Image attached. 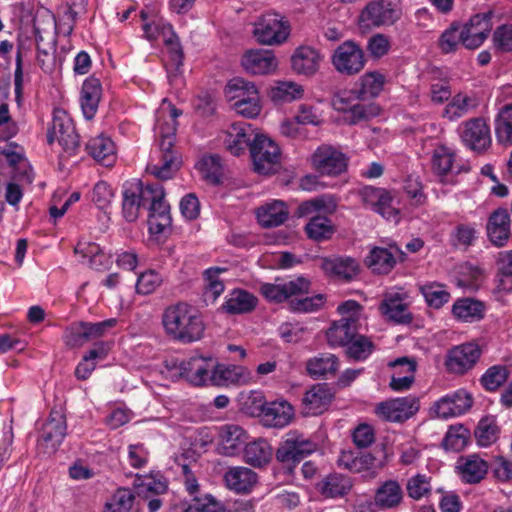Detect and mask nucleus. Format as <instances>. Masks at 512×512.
Returning <instances> with one entry per match:
<instances>
[{
	"instance_id": "52",
	"label": "nucleus",
	"mask_w": 512,
	"mask_h": 512,
	"mask_svg": "<svg viewBox=\"0 0 512 512\" xmlns=\"http://www.w3.org/2000/svg\"><path fill=\"white\" fill-rule=\"evenodd\" d=\"M419 290L425 298L426 303L435 309L441 308L450 300V293L444 285L437 282H430L419 286Z\"/></svg>"
},
{
	"instance_id": "5",
	"label": "nucleus",
	"mask_w": 512,
	"mask_h": 512,
	"mask_svg": "<svg viewBox=\"0 0 512 512\" xmlns=\"http://www.w3.org/2000/svg\"><path fill=\"white\" fill-rule=\"evenodd\" d=\"M316 444L303 434L293 431L286 435L275 452L277 461L292 470L305 457L316 450Z\"/></svg>"
},
{
	"instance_id": "26",
	"label": "nucleus",
	"mask_w": 512,
	"mask_h": 512,
	"mask_svg": "<svg viewBox=\"0 0 512 512\" xmlns=\"http://www.w3.org/2000/svg\"><path fill=\"white\" fill-rule=\"evenodd\" d=\"M224 481L229 490L245 494L250 492L257 483V474L247 467H230L224 474Z\"/></svg>"
},
{
	"instance_id": "16",
	"label": "nucleus",
	"mask_w": 512,
	"mask_h": 512,
	"mask_svg": "<svg viewBox=\"0 0 512 512\" xmlns=\"http://www.w3.org/2000/svg\"><path fill=\"white\" fill-rule=\"evenodd\" d=\"M460 136L463 143L474 151H483L491 143L490 128L482 118L464 122Z\"/></svg>"
},
{
	"instance_id": "53",
	"label": "nucleus",
	"mask_w": 512,
	"mask_h": 512,
	"mask_svg": "<svg viewBox=\"0 0 512 512\" xmlns=\"http://www.w3.org/2000/svg\"><path fill=\"white\" fill-rule=\"evenodd\" d=\"M438 45L440 50L445 54L456 52L460 45L464 46L461 24L459 22L451 23L441 34Z\"/></svg>"
},
{
	"instance_id": "31",
	"label": "nucleus",
	"mask_w": 512,
	"mask_h": 512,
	"mask_svg": "<svg viewBox=\"0 0 512 512\" xmlns=\"http://www.w3.org/2000/svg\"><path fill=\"white\" fill-rule=\"evenodd\" d=\"M33 29L37 44L43 43L46 39L50 44L55 43L57 21L50 10L40 9L36 12Z\"/></svg>"
},
{
	"instance_id": "34",
	"label": "nucleus",
	"mask_w": 512,
	"mask_h": 512,
	"mask_svg": "<svg viewBox=\"0 0 512 512\" xmlns=\"http://www.w3.org/2000/svg\"><path fill=\"white\" fill-rule=\"evenodd\" d=\"M257 302V297L250 292L242 289H235L229 294L222 308L228 314H245L253 311Z\"/></svg>"
},
{
	"instance_id": "18",
	"label": "nucleus",
	"mask_w": 512,
	"mask_h": 512,
	"mask_svg": "<svg viewBox=\"0 0 512 512\" xmlns=\"http://www.w3.org/2000/svg\"><path fill=\"white\" fill-rule=\"evenodd\" d=\"M335 392L327 383H318L307 390L302 398L305 414L319 415L326 411L334 399Z\"/></svg>"
},
{
	"instance_id": "57",
	"label": "nucleus",
	"mask_w": 512,
	"mask_h": 512,
	"mask_svg": "<svg viewBox=\"0 0 512 512\" xmlns=\"http://www.w3.org/2000/svg\"><path fill=\"white\" fill-rule=\"evenodd\" d=\"M476 107V100L465 94L455 95L451 102L446 106L444 115L449 120L458 119L466 115L470 110Z\"/></svg>"
},
{
	"instance_id": "11",
	"label": "nucleus",
	"mask_w": 512,
	"mask_h": 512,
	"mask_svg": "<svg viewBox=\"0 0 512 512\" xmlns=\"http://www.w3.org/2000/svg\"><path fill=\"white\" fill-rule=\"evenodd\" d=\"M473 403L471 394L460 389L436 401L431 408V414L437 418L448 419L467 412Z\"/></svg>"
},
{
	"instance_id": "46",
	"label": "nucleus",
	"mask_w": 512,
	"mask_h": 512,
	"mask_svg": "<svg viewBox=\"0 0 512 512\" xmlns=\"http://www.w3.org/2000/svg\"><path fill=\"white\" fill-rule=\"evenodd\" d=\"M452 313L463 321H476L483 318L484 305L482 302L471 298L458 299L453 304Z\"/></svg>"
},
{
	"instance_id": "51",
	"label": "nucleus",
	"mask_w": 512,
	"mask_h": 512,
	"mask_svg": "<svg viewBox=\"0 0 512 512\" xmlns=\"http://www.w3.org/2000/svg\"><path fill=\"white\" fill-rule=\"evenodd\" d=\"M181 161L178 154H165L156 164H149L147 171L157 179L167 180L179 170Z\"/></svg>"
},
{
	"instance_id": "24",
	"label": "nucleus",
	"mask_w": 512,
	"mask_h": 512,
	"mask_svg": "<svg viewBox=\"0 0 512 512\" xmlns=\"http://www.w3.org/2000/svg\"><path fill=\"white\" fill-rule=\"evenodd\" d=\"M463 482L468 484L479 483L486 476L489 465L476 454L462 456L456 466Z\"/></svg>"
},
{
	"instance_id": "2",
	"label": "nucleus",
	"mask_w": 512,
	"mask_h": 512,
	"mask_svg": "<svg viewBox=\"0 0 512 512\" xmlns=\"http://www.w3.org/2000/svg\"><path fill=\"white\" fill-rule=\"evenodd\" d=\"M162 323L166 333L182 343L200 340L205 330L197 310L186 303L168 307L163 313Z\"/></svg>"
},
{
	"instance_id": "23",
	"label": "nucleus",
	"mask_w": 512,
	"mask_h": 512,
	"mask_svg": "<svg viewBox=\"0 0 512 512\" xmlns=\"http://www.w3.org/2000/svg\"><path fill=\"white\" fill-rule=\"evenodd\" d=\"M381 313L395 323L406 324L412 321V315L408 311L405 298L398 292H388L379 307Z\"/></svg>"
},
{
	"instance_id": "38",
	"label": "nucleus",
	"mask_w": 512,
	"mask_h": 512,
	"mask_svg": "<svg viewBox=\"0 0 512 512\" xmlns=\"http://www.w3.org/2000/svg\"><path fill=\"white\" fill-rule=\"evenodd\" d=\"M398 251L397 247L391 246L390 249L375 247L367 256L365 262L367 266L376 274H388L396 264V260L391 249Z\"/></svg>"
},
{
	"instance_id": "17",
	"label": "nucleus",
	"mask_w": 512,
	"mask_h": 512,
	"mask_svg": "<svg viewBox=\"0 0 512 512\" xmlns=\"http://www.w3.org/2000/svg\"><path fill=\"white\" fill-rule=\"evenodd\" d=\"M212 357L193 356L180 363V375L195 386L209 384L213 368Z\"/></svg>"
},
{
	"instance_id": "21",
	"label": "nucleus",
	"mask_w": 512,
	"mask_h": 512,
	"mask_svg": "<svg viewBox=\"0 0 512 512\" xmlns=\"http://www.w3.org/2000/svg\"><path fill=\"white\" fill-rule=\"evenodd\" d=\"M404 490L396 479H387L379 484L374 494V503L380 509H395L404 501Z\"/></svg>"
},
{
	"instance_id": "15",
	"label": "nucleus",
	"mask_w": 512,
	"mask_h": 512,
	"mask_svg": "<svg viewBox=\"0 0 512 512\" xmlns=\"http://www.w3.org/2000/svg\"><path fill=\"white\" fill-rule=\"evenodd\" d=\"M491 16V12L476 14L461 24L465 48L476 49L482 45L492 28Z\"/></svg>"
},
{
	"instance_id": "50",
	"label": "nucleus",
	"mask_w": 512,
	"mask_h": 512,
	"mask_svg": "<svg viewBox=\"0 0 512 512\" xmlns=\"http://www.w3.org/2000/svg\"><path fill=\"white\" fill-rule=\"evenodd\" d=\"M392 367H406V375L403 376H392L390 381V388L393 391H405L408 390L414 382V374L416 371V362L408 357H401L390 363Z\"/></svg>"
},
{
	"instance_id": "41",
	"label": "nucleus",
	"mask_w": 512,
	"mask_h": 512,
	"mask_svg": "<svg viewBox=\"0 0 512 512\" xmlns=\"http://www.w3.org/2000/svg\"><path fill=\"white\" fill-rule=\"evenodd\" d=\"M337 210V200L331 195H323L302 202L296 210L298 217H307L315 213L323 212L325 214H333Z\"/></svg>"
},
{
	"instance_id": "58",
	"label": "nucleus",
	"mask_w": 512,
	"mask_h": 512,
	"mask_svg": "<svg viewBox=\"0 0 512 512\" xmlns=\"http://www.w3.org/2000/svg\"><path fill=\"white\" fill-rule=\"evenodd\" d=\"M498 431L499 429L494 417L482 418L474 431L478 445L487 447L494 443L497 439Z\"/></svg>"
},
{
	"instance_id": "43",
	"label": "nucleus",
	"mask_w": 512,
	"mask_h": 512,
	"mask_svg": "<svg viewBox=\"0 0 512 512\" xmlns=\"http://www.w3.org/2000/svg\"><path fill=\"white\" fill-rule=\"evenodd\" d=\"M495 135L499 144L512 145V104L500 108L495 118Z\"/></svg>"
},
{
	"instance_id": "32",
	"label": "nucleus",
	"mask_w": 512,
	"mask_h": 512,
	"mask_svg": "<svg viewBox=\"0 0 512 512\" xmlns=\"http://www.w3.org/2000/svg\"><path fill=\"white\" fill-rule=\"evenodd\" d=\"M356 319L341 318L328 329L326 336L331 346H344L351 342L357 334Z\"/></svg>"
},
{
	"instance_id": "49",
	"label": "nucleus",
	"mask_w": 512,
	"mask_h": 512,
	"mask_svg": "<svg viewBox=\"0 0 512 512\" xmlns=\"http://www.w3.org/2000/svg\"><path fill=\"white\" fill-rule=\"evenodd\" d=\"M358 81L360 89L356 91L357 98L377 97L383 90L385 76L378 71H371L364 73Z\"/></svg>"
},
{
	"instance_id": "6",
	"label": "nucleus",
	"mask_w": 512,
	"mask_h": 512,
	"mask_svg": "<svg viewBox=\"0 0 512 512\" xmlns=\"http://www.w3.org/2000/svg\"><path fill=\"white\" fill-rule=\"evenodd\" d=\"M47 142H55L69 155L73 154L79 146V136L74 123L63 109H54L51 127L48 129Z\"/></svg>"
},
{
	"instance_id": "40",
	"label": "nucleus",
	"mask_w": 512,
	"mask_h": 512,
	"mask_svg": "<svg viewBox=\"0 0 512 512\" xmlns=\"http://www.w3.org/2000/svg\"><path fill=\"white\" fill-rule=\"evenodd\" d=\"M243 377V368L236 365L215 364L213 361V368L209 384L224 387L237 384Z\"/></svg>"
},
{
	"instance_id": "56",
	"label": "nucleus",
	"mask_w": 512,
	"mask_h": 512,
	"mask_svg": "<svg viewBox=\"0 0 512 512\" xmlns=\"http://www.w3.org/2000/svg\"><path fill=\"white\" fill-rule=\"evenodd\" d=\"M98 165L111 169L118 158L117 146L110 136L98 135Z\"/></svg>"
},
{
	"instance_id": "20",
	"label": "nucleus",
	"mask_w": 512,
	"mask_h": 512,
	"mask_svg": "<svg viewBox=\"0 0 512 512\" xmlns=\"http://www.w3.org/2000/svg\"><path fill=\"white\" fill-rule=\"evenodd\" d=\"M243 68L253 75H265L276 70L278 62L271 50L247 51L241 60Z\"/></svg>"
},
{
	"instance_id": "29",
	"label": "nucleus",
	"mask_w": 512,
	"mask_h": 512,
	"mask_svg": "<svg viewBox=\"0 0 512 512\" xmlns=\"http://www.w3.org/2000/svg\"><path fill=\"white\" fill-rule=\"evenodd\" d=\"M289 211L286 204L280 200H274L260 206L256 211L259 224L264 228L282 225L288 218Z\"/></svg>"
},
{
	"instance_id": "37",
	"label": "nucleus",
	"mask_w": 512,
	"mask_h": 512,
	"mask_svg": "<svg viewBox=\"0 0 512 512\" xmlns=\"http://www.w3.org/2000/svg\"><path fill=\"white\" fill-rule=\"evenodd\" d=\"M134 487L138 490L139 495H161L167 492L168 482L160 472H151L143 475L137 474L134 480Z\"/></svg>"
},
{
	"instance_id": "36",
	"label": "nucleus",
	"mask_w": 512,
	"mask_h": 512,
	"mask_svg": "<svg viewBox=\"0 0 512 512\" xmlns=\"http://www.w3.org/2000/svg\"><path fill=\"white\" fill-rule=\"evenodd\" d=\"M98 222L101 221L99 229L105 232L109 229L111 214L113 212L112 200L114 198L113 188L105 181L98 180Z\"/></svg>"
},
{
	"instance_id": "4",
	"label": "nucleus",
	"mask_w": 512,
	"mask_h": 512,
	"mask_svg": "<svg viewBox=\"0 0 512 512\" xmlns=\"http://www.w3.org/2000/svg\"><path fill=\"white\" fill-rule=\"evenodd\" d=\"M367 62L366 55L359 43L346 40L338 45L331 54V64L336 72L346 77L359 74Z\"/></svg>"
},
{
	"instance_id": "39",
	"label": "nucleus",
	"mask_w": 512,
	"mask_h": 512,
	"mask_svg": "<svg viewBox=\"0 0 512 512\" xmlns=\"http://www.w3.org/2000/svg\"><path fill=\"white\" fill-rule=\"evenodd\" d=\"M103 512H140V508L130 489L119 488L107 500Z\"/></svg>"
},
{
	"instance_id": "54",
	"label": "nucleus",
	"mask_w": 512,
	"mask_h": 512,
	"mask_svg": "<svg viewBox=\"0 0 512 512\" xmlns=\"http://www.w3.org/2000/svg\"><path fill=\"white\" fill-rule=\"evenodd\" d=\"M455 154L446 146H438L434 149L431 159L433 171L439 175H447L454 170Z\"/></svg>"
},
{
	"instance_id": "60",
	"label": "nucleus",
	"mask_w": 512,
	"mask_h": 512,
	"mask_svg": "<svg viewBox=\"0 0 512 512\" xmlns=\"http://www.w3.org/2000/svg\"><path fill=\"white\" fill-rule=\"evenodd\" d=\"M492 49L498 54L512 51V24H502L494 30Z\"/></svg>"
},
{
	"instance_id": "22",
	"label": "nucleus",
	"mask_w": 512,
	"mask_h": 512,
	"mask_svg": "<svg viewBox=\"0 0 512 512\" xmlns=\"http://www.w3.org/2000/svg\"><path fill=\"white\" fill-rule=\"evenodd\" d=\"M254 132L251 125L246 122L234 123L226 133L224 144L227 151L234 156L244 153L253 140Z\"/></svg>"
},
{
	"instance_id": "19",
	"label": "nucleus",
	"mask_w": 512,
	"mask_h": 512,
	"mask_svg": "<svg viewBox=\"0 0 512 512\" xmlns=\"http://www.w3.org/2000/svg\"><path fill=\"white\" fill-rule=\"evenodd\" d=\"M321 61L322 55L317 49L302 45L291 56V68L298 75L311 77L319 70Z\"/></svg>"
},
{
	"instance_id": "64",
	"label": "nucleus",
	"mask_w": 512,
	"mask_h": 512,
	"mask_svg": "<svg viewBox=\"0 0 512 512\" xmlns=\"http://www.w3.org/2000/svg\"><path fill=\"white\" fill-rule=\"evenodd\" d=\"M508 378V370L504 366H492L481 377V384L486 390L495 391Z\"/></svg>"
},
{
	"instance_id": "25",
	"label": "nucleus",
	"mask_w": 512,
	"mask_h": 512,
	"mask_svg": "<svg viewBox=\"0 0 512 512\" xmlns=\"http://www.w3.org/2000/svg\"><path fill=\"white\" fill-rule=\"evenodd\" d=\"M490 241L498 247L504 246L510 236V217L504 208H498L490 215L487 226Z\"/></svg>"
},
{
	"instance_id": "33",
	"label": "nucleus",
	"mask_w": 512,
	"mask_h": 512,
	"mask_svg": "<svg viewBox=\"0 0 512 512\" xmlns=\"http://www.w3.org/2000/svg\"><path fill=\"white\" fill-rule=\"evenodd\" d=\"M247 440L246 431L234 424L224 425L220 430L221 453L225 456L237 454Z\"/></svg>"
},
{
	"instance_id": "55",
	"label": "nucleus",
	"mask_w": 512,
	"mask_h": 512,
	"mask_svg": "<svg viewBox=\"0 0 512 512\" xmlns=\"http://www.w3.org/2000/svg\"><path fill=\"white\" fill-rule=\"evenodd\" d=\"M164 44L168 48L170 59L175 65L176 70L183 65L184 53L182 46L175 34L171 24H164L161 28Z\"/></svg>"
},
{
	"instance_id": "13",
	"label": "nucleus",
	"mask_w": 512,
	"mask_h": 512,
	"mask_svg": "<svg viewBox=\"0 0 512 512\" xmlns=\"http://www.w3.org/2000/svg\"><path fill=\"white\" fill-rule=\"evenodd\" d=\"M481 356V350L475 343H465L450 349L445 365L449 372L464 374L475 366Z\"/></svg>"
},
{
	"instance_id": "3",
	"label": "nucleus",
	"mask_w": 512,
	"mask_h": 512,
	"mask_svg": "<svg viewBox=\"0 0 512 512\" xmlns=\"http://www.w3.org/2000/svg\"><path fill=\"white\" fill-rule=\"evenodd\" d=\"M402 16L398 0H370L361 10L358 21L365 28L394 25Z\"/></svg>"
},
{
	"instance_id": "35",
	"label": "nucleus",
	"mask_w": 512,
	"mask_h": 512,
	"mask_svg": "<svg viewBox=\"0 0 512 512\" xmlns=\"http://www.w3.org/2000/svg\"><path fill=\"white\" fill-rule=\"evenodd\" d=\"M273 455L270 444L264 439H257L247 443L244 447V460L253 467H263L267 465Z\"/></svg>"
},
{
	"instance_id": "9",
	"label": "nucleus",
	"mask_w": 512,
	"mask_h": 512,
	"mask_svg": "<svg viewBox=\"0 0 512 512\" xmlns=\"http://www.w3.org/2000/svg\"><path fill=\"white\" fill-rule=\"evenodd\" d=\"M419 408V398L408 395L378 403L375 406V414L384 421L403 423L413 417Z\"/></svg>"
},
{
	"instance_id": "47",
	"label": "nucleus",
	"mask_w": 512,
	"mask_h": 512,
	"mask_svg": "<svg viewBox=\"0 0 512 512\" xmlns=\"http://www.w3.org/2000/svg\"><path fill=\"white\" fill-rule=\"evenodd\" d=\"M336 229L332 221L326 216L314 215L305 226V232L309 239L323 241L330 239Z\"/></svg>"
},
{
	"instance_id": "7",
	"label": "nucleus",
	"mask_w": 512,
	"mask_h": 512,
	"mask_svg": "<svg viewBox=\"0 0 512 512\" xmlns=\"http://www.w3.org/2000/svg\"><path fill=\"white\" fill-rule=\"evenodd\" d=\"M250 155L254 170L259 174H270L280 161V148L269 137L255 134L250 143Z\"/></svg>"
},
{
	"instance_id": "28",
	"label": "nucleus",
	"mask_w": 512,
	"mask_h": 512,
	"mask_svg": "<svg viewBox=\"0 0 512 512\" xmlns=\"http://www.w3.org/2000/svg\"><path fill=\"white\" fill-rule=\"evenodd\" d=\"M321 268L325 274L344 280L353 279L359 272V264L351 257L324 258Z\"/></svg>"
},
{
	"instance_id": "45",
	"label": "nucleus",
	"mask_w": 512,
	"mask_h": 512,
	"mask_svg": "<svg viewBox=\"0 0 512 512\" xmlns=\"http://www.w3.org/2000/svg\"><path fill=\"white\" fill-rule=\"evenodd\" d=\"M79 99L83 116L87 120H93L96 116V77L94 75L84 80Z\"/></svg>"
},
{
	"instance_id": "62",
	"label": "nucleus",
	"mask_w": 512,
	"mask_h": 512,
	"mask_svg": "<svg viewBox=\"0 0 512 512\" xmlns=\"http://www.w3.org/2000/svg\"><path fill=\"white\" fill-rule=\"evenodd\" d=\"M233 107L239 114L247 118H254L259 115L261 106L257 88L250 86L248 98L246 100L235 101Z\"/></svg>"
},
{
	"instance_id": "48",
	"label": "nucleus",
	"mask_w": 512,
	"mask_h": 512,
	"mask_svg": "<svg viewBox=\"0 0 512 512\" xmlns=\"http://www.w3.org/2000/svg\"><path fill=\"white\" fill-rule=\"evenodd\" d=\"M338 365V358L335 355L324 353L309 359L306 363V369L310 376L321 377L327 374L334 375Z\"/></svg>"
},
{
	"instance_id": "30",
	"label": "nucleus",
	"mask_w": 512,
	"mask_h": 512,
	"mask_svg": "<svg viewBox=\"0 0 512 512\" xmlns=\"http://www.w3.org/2000/svg\"><path fill=\"white\" fill-rule=\"evenodd\" d=\"M294 416L292 406L285 402H271L266 405L262 414L263 424L272 428H283L287 426Z\"/></svg>"
},
{
	"instance_id": "61",
	"label": "nucleus",
	"mask_w": 512,
	"mask_h": 512,
	"mask_svg": "<svg viewBox=\"0 0 512 512\" xmlns=\"http://www.w3.org/2000/svg\"><path fill=\"white\" fill-rule=\"evenodd\" d=\"M226 268L212 267L204 272V278L206 281L205 297L215 301L218 296L224 291V284L219 279V274L225 272Z\"/></svg>"
},
{
	"instance_id": "63",
	"label": "nucleus",
	"mask_w": 512,
	"mask_h": 512,
	"mask_svg": "<svg viewBox=\"0 0 512 512\" xmlns=\"http://www.w3.org/2000/svg\"><path fill=\"white\" fill-rule=\"evenodd\" d=\"M347 355L354 360H365L374 350L373 342L362 335H357L348 343Z\"/></svg>"
},
{
	"instance_id": "44",
	"label": "nucleus",
	"mask_w": 512,
	"mask_h": 512,
	"mask_svg": "<svg viewBox=\"0 0 512 512\" xmlns=\"http://www.w3.org/2000/svg\"><path fill=\"white\" fill-rule=\"evenodd\" d=\"M351 487L350 479L341 474H330L318 484L321 494L330 498L344 496Z\"/></svg>"
},
{
	"instance_id": "42",
	"label": "nucleus",
	"mask_w": 512,
	"mask_h": 512,
	"mask_svg": "<svg viewBox=\"0 0 512 512\" xmlns=\"http://www.w3.org/2000/svg\"><path fill=\"white\" fill-rule=\"evenodd\" d=\"M197 168L202 178L211 185H219L223 178V165L219 155H207L200 159Z\"/></svg>"
},
{
	"instance_id": "59",
	"label": "nucleus",
	"mask_w": 512,
	"mask_h": 512,
	"mask_svg": "<svg viewBox=\"0 0 512 512\" xmlns=\"http://www.w3.org/2000/svg\"><path fill=\"white\" fill-rule=\"evenodd\" d=\"M406 491L408 496L416 501L428 497L432 492L431 477L420 473L410 477L406 482Z\"/></svg>"
},
{
	"instance_id": "14",
	"label": "nucleus",
	"mask_w": 512,
	"mask_h": 512,
	"mask_svg": "<svg viewBox=\"0 0 512 512\" xmlns=\"http://www.w3.org/2000/svg\"><path fill=\"white\" fill-rule=\"evenodd\" d=\"M66 421L62 414L51 413L44 423L38 440V446L44 453H54L62 443L66 435Z\"/></svg>"
},
{
	"instance_id": "10",
	"label": "nucleus",
	"mask_w": 512,
	"mask_h": 512,
	"mask_svg": "<svg viewBox=\"0 0 512 512\" xmlns=\"http://www.w3.org/2000/svg\"><path fill=\"white\" fill-rule=\"evenodd\" d=\"M274 283H262L260 293L269 302L281 303L292 297L307 294L310 288V281L304 277H298L290 281Z\"/></svg>"
},
{
	"instance_id": "12",
	"label": "nucleus",
	"mask_w": 512,
	"mask_h": 512,
	"mask_svg": "<svg viewBox=\"0 0 512 512\" xmlns=\"http://www.w3.org/2000/svg\"><path fill=\"white\" fill-rule=\"evenodd\" d=\"M311 161L314 169L322 175L337 176L347 169L346 156L331 146L319 147Z\"/></svg>"
},
{
	"instance_id": "8",
	"label": "nucleus",
	"mask_w": 512,
	"mask_h": 512,
	"mask_svg": "<svg viewBox=\"0 0 512 512\" xmlns=\"http://www.w3.org/2000/svg\"><path fill=\"white\" fill-rule=\"evenodd\" d=\"M289 33L288 22L277 13H266L254 23V37L264 45L282 44L287 40Z\"/></svg>"
},
{
	"instance_id": "1",
	"label": "nucleus",
	"mask_w": 512,
	"mask_h": 512,
	"mask_svg": "<svg viewBox=\"0 0 512 512\" xmlns=\"http://www.w3.org/2000/svg\"><path fill=\"white\" fill-rule=\"evenodd\" d=\"M147 209L149 231L161 234L170 227L172 218L165 192L159 183L143 185L141 182L126 188L123 192L122 213L128 222L139 217L141 209Z\"/></svg>"
},
{
	"instance_id": "27",
	"label": "nucleus",
	"mask_w": 512,
	"mask_h": 512,
	"mask_svg": "<svg viewBox=\"0 0 512 512\" xmlns=\"http://www.w3.org/2000/svg\"><path fill=\"white\" fill-rule=\"evenodd\" d=\"M63 340L70 348H80L96 340V325L88 322H74L64 331Z\"/></svg>"
}]
</instances>
